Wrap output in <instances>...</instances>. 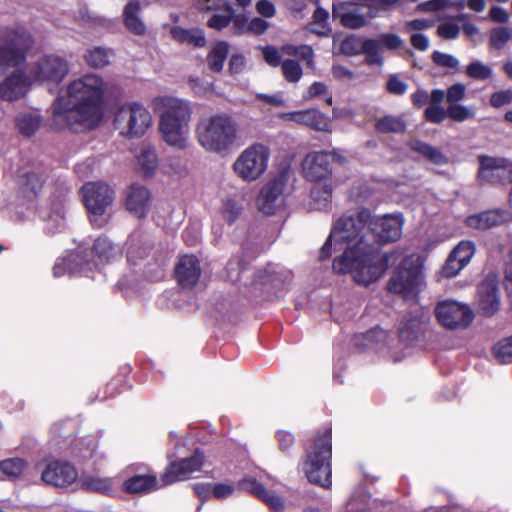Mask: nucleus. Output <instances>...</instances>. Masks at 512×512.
I'll return each mask as SVG.
<instances>
[{"label": "nucleus", "instance_id": "1", "mask_svg": "<svg viewBox=\"0 0 512 512\" xmlns=\"http://www.w3.org/2000/svg\"><path fill=\"white\" fill-rule=\"evenodd\" d=\"M366 226L380 243L398 240L402 235L401 215L371 217L368 210L356 215L339 218L319 254L321 260L331 257L332 251H343L333 261V270L338 274H350L359 285L368 286L385 273L389 258L379 255L368 242L364 232Z\"/></svg>", "mask_w": 512, "mask_h": 512}, {"label": "nucleus", "instance_id": "2", "mask_svg": "<svg viewBox=\"0 0 512 512\" xmlns=\"http://www.w3.org/2000/svg\"><path fill=\"white\" fill-rule=\"evenodd\" d=\"M105 89L103 79L93 73L69 82L66 95L58 97L52 107L56 124L75 130L96 127L102 118L101 101Z\"/></svg>", "mask_w": 512, "mask_h": 512}, {"label": "nucleus", "instance_id": "3", "mask_svg": "<svg viewBox=\"0 0 512 512\" xmlns=\"http://www.w3.org/2000/svg\"><path fill=\"white\" fill-rule=\"evenodd\" d=\"M159 115V132L163 141L177 150L189 146L192 107L188 100L172 95L155 97L152 101Z\"/></svg>", "mask_w": 512, "mask_h": 512}, {"label": "nucleus", "instance_id": "4", "mask_svg": "<svg viewBox=\"0 0 512 512\" xmlns=\"http://www.w3.org/2000/svg\"><path fill=\"white\" fill-rule=\"evenodd\" d=\"M199 145L207 152L223 155L238 142L235 121L225 113L202 117L195 128Z\"/></svg>", "mask_w": 512, "mask_h": 512}, {"label": "nucleus", "instance_id": "5", "mask_svg": "<svg viewBox=\"0 0 512 512\" xmlns=\"http://www.w3.org/2000/svg\"><path fill=\"white\" fill-rule=\"evenodd\" d=\"M331 432L326 430L307 448L303 465L308 480L324 488L331 486Z\"/></svg>", "mask_w": 512, "mask_h": 512}, {"label": "nucleus", "instance_id": "6", "mask_svg": "<svg viewBox=\"0 0 512 512\" xmlns=\"http://www.w3.org/2000/svg\"><path fill=\"white\" fill-rule=\"evenodd\" d=\"M423 258L418 254L404 257L388 283L390 292L405 299L415 297L424 285Z\"/></svg>", "mask_w": 512, "mask_h": 512}, {"label": "nucleus", "instance_id": "7", "mask_svg": "<svg viewBox=\"0 0 512 512\" xmlns=\"http://www.w3.org/2000/svg\"><path fill=\"white\" fill-rule=\"evenodd\" d=\"M113 123L121 136L132 139L143 136L152 126L153 118L143 104L132 101L117 107Z\"/></svg>", "mask_w": 512, "mask_h": 512}, {"label": "nucleus", "instance_id": "8", "mask_svg": "<svg viewBox=\"0 0 512 512\" xmlns=\"http://www.w3.org/2000/svg\"><path fill=\"white\" fill-rule=\"evenodd\" d=\"M32 44L31 34L24 28H9L0 35V76L25 62Z\"/></svg>", "mask_w": 512, "mask_h": 512}, {"label": "nucleus", "instance_id": "9", "mask_svg": "<svg viewBox=\"0 0 512 512\" xmlns=\"http://www.w3.org/2000/svg\"><path fill=\"white\" fill-rule=\"evenodd\" d=\"M82 193L91 223L103 227L110 219L114 190L104 182H89L83 186Z\"/></svg>", "mask_w": 512, "mask_h": 512}, {"label": "nucleus", "instance_id": "10", "mask_svg": "<svg viewBox=\"0 0 512 512\" xmlns=\"http://www.w3.org/2000/svg\"><path fill=\"white\" fill-rule=\"evenodd\" d=\"M70 70L66 58L55 53L38 56L29 65L28 71L33 83L55 89L66 78Z\"/></svg>", "mask_w": 512, "mask_h": 512}, {"label": "nucleus", "instance_id": "11", "mask_svg": "<svg viewBox=\"0 0 512 512\" xmlns=\"http://www.w3.org/2000/svg\"><path fill=\"white\" fill-rule=\"evenodd\" d=\"M270 151L263 144L245 148L232 164L234 174L245 182L258 180L267 170Z\"/></svg>", "mask_w": 512, "mask_h": 512}, {"label": "nucleus", "instance_id": "12", "mask_svg": "<svg viewBox=\"0 0 512 512\" xmlns=\"http://www.w3.org/2000/svg\"><path fill=\"white\" fill-rule=\"evenodd\" d=\"M332 162L344 163L346 158L336 150L331 152L315 151L308 153L302 161V173L310 182L320 183L332 181Z\"/></svg>", "mask_w": 512, "mask_h": 512}, {"label": "nucleus", "instance_id": "13", "mask_svg": "<svg viewBox=\"0 0 512 512\" xmlns=\"http://www.w3.org/2000/svg\"><path fill=\"white\" fill-rule=\"evenodd\" d=\"M434 312L437 322L449 330L464 329L474 319L469 305L451 299L438 302Z\"/></svg>", "mask_w": 512, "mask_h": 512}, {"label": "nucleus", "instance_id": "14", "mask_svg": "<svg viewBox=\"0 0 512 512\" xmlns=\"http://www.w3.org/2000/svg\"><path fill=\"white\" fill-rule=\"evenodd\" d=\"M287 183L288 174L286 172H281L266 183L256 199L258 210L266 215H272L280 209L285 202Z\"/></svg>", "mask_w": 512, "mask_h": 512}, {"label": "nucleus", "instance_id": "15", "mask_svg": "<svg viewBox=\"0 0 512 512\" xmlns=\"http://www.w3.org/2000/svg\"><path fill=\"white\" fill-rule=\"evenodd\" d=\"M362 0L353 2H336L332 5L333 17L338 18L341 24L349 29H360L369 22V13Z\"/></svg>", "mask_w": 512, "mask_h": 512}, {"label": "nucleus", "instance_id": "16", "mask_svg": "<svg viewBox=\"0 0 512 512\" xmlns=\"http://www.w3.org/2000/svg\"><path fill=\"white\" fill-rule=\"evenodd\" d=\"M202 465L203 454L199 451H195L189 458L171 462L160 478L161 486H168L189 479L193 473L200 471Z\"/></svg>", "mask_w": 512, "mask_h": 512}, {"label": "nucleus", "instance_id": "17", "mask_svg": "<svg viewBox=\"0 0 512 512\" xmlns=\"http://www.w3.org/2000/svg\"><path fill=\"white\" fill-rule=\"evenodd\" d=\"M478 161V177L482 181L499 183L508 176L512 177V163L505 158L480 155Z\"/></svg>", "mask_w": 512, "mask_h": 512}, {"label": "nucleus", "instance_id": "18", "mask_svg": "<svg viewBox=\"0 0 512 512\" xmlns=\"http://www.w3.org/2000/svg\"><path fill=\"white\" fill-rule=\"evenodd\" d=\"M40 219L44 222V230L48 234L62 232L66 228L64 199L57 198L45 201L38 210Z\"/></svg>", "mask_w": 512, "mask_h": 512}, {"label": "nucleus", "instance_id": "19", "mask_svg": "<svg viewBox=\"0 0 512 512\" xmlns=\"http://www.w3.org/2000/svg\"><path fill=\"white\" fill-rule=\"evenodd\" d=\"M43 482L57 487L73 484L78 479L77 470L68 462H49L41 473Z\"/></svg>", "mask_w": 512, "mask_h": 512}, {"label": "nucleus", "instance_id": "20", "mask_svg": "<svg viewBox=\"0 0 512 512\" xmlns=\"http://www.w3.org/2000/svg\"><path fill=\"white\" fill-rule=\"evenodd\" d=\"M32 84L29 71H14L0 82V97L7 101L18 100L25 96Z\"/></svg>", "mask_w": 512, "mask_h": 512}, {"label": "nucleus", "instance_id": "21", "mask_svg": "<svg viewBox=\"0 0 512 512\" xmlns=\"http://www.w3.org/2000/svg\"><path fill=\"white\" fill-rule=\"evenodd\" d=\"M197 7L202 11H214L215 13L207 21L211 29L222 30L232 21L233 8L226 0H196Z\"/></svg>", "mask_w": 512, "mask_h": 512}, {"label": "nucleus", "instance_id": "22", "mask_svg": "<svg viewBox=\"0 0 512 512\" xmlns=\"http://www.w3.org/2000/svg\"><path fill=\"white\" fill-rule=\"evenodd\" d=\"M279 118L305 125L316 131H331L329 118L317 109L284 112L279 114Z\"/></svg>", "mask_w": 512, "mask_h": 512}, {"label": "nucleus", "instance_id": "23", "mask_svg": "<svg viewBox=\"0 0 512 512\" xmlns=\"http://www.w3.org/2000/svg\"><path fill=\"white\" fill-rule=\"evenodd\" d=\"M500 306L497 280L494 276L487 277L478 288V307L486 316L496 313Z\"/></svg>", "mask_w": 512, "mask_h": 512}, {"label": "nucleus", "instance_id": "24", "mask_svg": "<svg viewBox=\"0 0 512 512\" xmlns=\"http://www.w3.org/2000/svg\"><path fill=\"white\" fill-rule=\"evenodd\" d=\"M175 275L181 287H194L201 275L198 259L194 255L182 256L175 268Z\"/></svg>", "mask_w": 512, "mask_h": 512}, {"label": "nucleus", "instance_id": "25", "mask_svg": "<svg viewBox=\"0 0 512 512\" xmlns=\"http://www.w3.org/2000/svg\"><path fill=\"white\" fill-rule=\"evenodd\" d=\"M150 193L146 187L133 184L126 191V208L134 216L141 218L149 208Z\"/></svg>", "mask_w": 512, "mask_h": 512}, {"label": "nucleus", "instance_id": "26", "mask_svg": "<svg viewBox=\"0 0 512 512\" xmlns=\"http://www.w3.org/2000/svg\"><path fill=\"white\" fill-rule=\"evenodd\" d=\"M92 266L93 264L84 261V257L80 252H70L66 257L57 260L53 267V275L60 277L65 274L82 272L89 276L88 272Z\"/></svg>", "mask_w": 512, "mask_h": 512}, {"label": "nucleus", "instance_id": "27", "mask_svg": "<svg viewBox=\"0 0 512 512\" xmlns=\"http://www.w3.org/2000/svg\"><path fill=\"white\" fill-rule=\"evenodd\" d=\"M511 214L506 210H490L470 215L466 218L467 226L475 229H488L510 221Z\"/></svg>", "mask_w": 512, "mask_h": 512}, {"label": "nucleus", "instance_id": "28", "mask_svg": "<svg viewBox=\"0 0 512 512\" xmlns=\"http://www.w3.org/2000/svg\"><path fill=\"white\" fill-rule=\"evenodd\" d=\"M241 485L245 490L263 500L271 509L275 511L283 509L284 503L282 499L264 488L263 483L258 482L255 478H245L241 481Z\"/></svg>", "mask_w": 512, "mask_h": 512}, {"label": "nucleus", "instance_id": "29", "mask_svg": "<svg viewBox=\"0 0 512 512\" xmlns=\"http://www.w3.org/2000/svg\"><path fill=\"white\" fill-rule=\"evenodd\" d=\"M162 487L155 475H134L123 483V489L130 494H144Z\"/></svg>", "mask_w": 512, "mask_h": 512}, {"label": "nucleus", "instance_id": "30", "mask_svg": "<svg viewBox=\"0 0 512 512\" xmlns=\"http://www.w3.org/2000/svg\"><path fill=\"white\" fill-rule=\"evenodd\" d=\"M136 165L145 176L153 175L159 165L155 148L149 145H142L136 154Z\"/></svg>", "mask_w": 512, "mask_h": 512}, {"label": "nucleus", "instance_id": "31", "mask_svg": "<svg viewBox=\"0 0 512 512\" xmlns=\"http://www.w3.org/2000/svg\"><path fill=\"white\" fill-rule=\"evenodd\" d=\"M139 13L140 4L136 0L128 2L123 12L126 28L136 35H142L146 30L145 24L139 18Z\"/></svg>", "mask_w": 512, "mask_h": 512}, {"label": "nucleus", "instance_id": "32", "mask_svg": "<svg viewBox=\"0 0 512 512\" xmlns=\"http://www.w3.org/2000/svg\"><path fill=\"white\" fill-rule=\"evenodd\" d=\"M150 252L146 237L141 232H133L126 242V253L129 261L143 258Z\"/></svg>", "mask_w": 512, "mask_h": 512}, {"label": "nucleus", "instance_id": "33", "mask_svg": "<svg viewBox=\"0 0 512 512\" xmlns=\"http://www.w3.org/2000/svg\"><path fill=\"white\" fill-rule=\"evenodd\" d=\"M93 252L100 263L110 262L121 255L120 248L105 236H100L95 240Z\"/></svg>", "mask_w": 512, "mask_h": 512}, {"label": "nucleus", "instance_id": "34", "mask_svg": "<svg viewBox=\"0 0 512 512\" xmlns=\"http://www.w3.org/2000/svg\"><path fill=\"white\" fill-rule=\"evenodd\" d=\"M333 181L315 183L311 189V198L313 207L317 210L325 209L329 206L333 192Z\"/></svg>", "mask_w": 512, "mask_h": 512}, {"label": "nucleus", "instance_id": "35", "mask_svg": "<svg viewBox=\"0 0 512 512\" xmlns=\"http://www.w3.org/2000/svg\"><path fill=\"white\" fill-rule=\"evenodd\" d=\"M172 37L180 43L203 47L206 43L204 33L199 29H183L179 26L171 29Z\"/></svg>", "mask_w": 512, "mask_h": 512}, {"label": "nucleus", "instance_id": "36", "mask_svg": "<svg viewBox=\"0 0 512 512\" xmlns=\"http://www.w3.org/2000/svg\"><path fill=\"white\" fill-rule=\"evenodd\" d=\"M43 180L36 172H24L20 176V187L24 196L28 199L36 197L41 190Z\"/></svg>", "mask_w": 512, "mask_h": 512}, {"label": "nucleus", "instance_id": "37", "mask_svg": "<svg viewBox=\"0 0 512 512\" xmlns=\"http://www.w3.org/2000/svg\"><path fill=\"white\" fill-rule=\"evenodd\" d=\"M229 53V45L225 41L216 43L207 56L209 68L214 72H220Z\"/></svg>", "mask_w": 512, "mask_h": 512}, {"label": "nucleus", "instance_id": "38", "mask_svg": "<svg viewBox=\"0 0 512 512\" xmlns=\"http://www.w3.org/2000/svg\"><path fill=\"white\" fill-rule=\"evenodd\" d=\"M112 52L103 47H94L85 54L87 64L94 68H102L109 64Z\"/></svg>", "mask_w": 512, "mask_h": 512}, {"label": "nucleus", "instance_id": "39", "mask_svg": "<svg viewBox=\"0 0 512 512\" xmlns=\"http://www.w3.org/2000/svg\"><path fill=\"white\" fill-rule=\"evenodd\" d=\"M27 466V462L22 458H8L0 462V471L7 477L14 479L20 477Z\"/></svg>", "mask_w": 512, "mask_h": 512}, {"label": "nucleus", "instance_id": "40", "mask_svg": "<svg viewBox=\"0 0 512 512\" xmlns=\"http://www.w3.org/2000/svg\"><path fill=\"white\" fill-rule=\"evenodd\" d=\"M375 128L381 133H400L406 129L402 118L396 116H384L377 120Z\"/></svg>", "mask_w": 512, "mask_h": 512}, {"label": "nucleus", "instance_id": "41", "mask_svg": "<svg viewBox=\"0 0 512 512\" xmlns=\"http://www.w3.org/2000/svg\"><path fill=\"white\" fill-rule=\"evenodd\" d=\"M80 483L83 489L100 493H110L113 488V481L110 478L85 476L80 479Z\"/></svg>", "mask_w": 512, "mask_h": 512}, {"label": "nucleus", "instance_id": "42", "mask_svg": "<svg viewBox=\"0 0 512 512\" xmlns=\"http://www.w3.org/2000/svg\"><path fill=\"white\" fill-rule=\"evenodd\" d=\"M362 5L366 6L369 13V19L375 18L381 12H388L400 3V0H362Z\"/></svg>", "mask_w": 512, "mask_h": 512}, {"label": "nucleus", "instance_id": "43", "mask_svg": "<svg viewBox=\"0 0 512 512\" xmlns=\"http://www.w3.org/2000/svg\"><path fill=\"white\" fill-rule=\"evenodd\" d=\"M410 146L414 151L420 153L425 158H427L428 160L435 164H442L445 162V157L438 149L429 146L424 142L415 140L411 142Z\"/></svg>", "mask_w": 512, "mask_h": 512}, {"label": "nucleus", "instance_id": "44", "mask_svg": "<svg viewBox=\"0 0 512 512\" xmlns=\"http://www.w3.org/2000/svg\"><path fill=\"white\" fill-rule=\"evenodd\" d=\"M328 12L323 8H317L313 13V22L310 31L320 36H327L331 29L327 23Z\"/></svg>", "mask_w": 512, "mask_h": 512}, {"label": "nucleus", "instance_id": "45", "mask_svg": "<svg viewBox=\"0 0 512 512\" xmlns=\"http://www.w3.org/2000/svg\"><path fill=\"white\" fill-rule=\"evenodd\" d=\"M16 125L22 134L31 135L38 129L40 120L31 113L20 114L16 118Z\"/></svg>", "mask_w": 512, "mask_h": 512}, {"label": "nucleus", "instance_id": "46", "mask_svg": "<svg viewBox=\"0 0 512 512\" xmlns=\"http://www.w3.org/2000/svg\"><path fill=\"white\" fill-rule=\"evenodd\" d=\"M466 74L476 80H487L492 76L493 70L483 62L475 60L466 67Z\"/></svg>", "mask_w": 512, "mask_h": 512}, {"label": "nucleus", "instance_id": "47", "mask_svg": "<svg viewBox=\"0 0 512 512\" xmlns=\"http://www.w3.org/2000/svg\"><path fill=\"white\" fill-rule=\"evenodd\" d=\"M475 244L471 241H461L450 253L466 266L475 253Z\"/></svg>", "mask_w": 512, "mask_h": 512}, {"label": "nucleus", "instance_id": "48", "mask_svg": "<svg viewBox=\"0 0 512 512\" xmlns=\"http://www.w3.org/2000/svg\"><path fill=\"white\" fill-rule=\"evenodd\" d=\"M475 109L460 104H452L447 108V117L457 122H463L475 116Z\"/></svg>", "mask_w": 512, "mask_h": 512}, {"label": "nucleus", "instance_id": "49", "mask_svg": "<svg viewBox=\"0 0 512 512\" xmlns=\"http://www.w3.org/2000/svg\"><path fill=\"white\" fill-rule=\"evenodd\" d=\"M284 78L290 83L298 82L302 77V68L295 60L287 59L281 63Z\"/></svg>", "mask_w": 512, "mask_h": 512}, {"label": "nucleus", "instance_id": "50", "mask_svg": "<svg viewBox=\"0 0 512 512\" xmlns=\"http://www.w3.org/2000/svg\"><path fill=\"white\" fill-rule=\"evenodd\" d=\"M494 356L500 363L512 361V336L504 338L494 346Z\"/></svg>", "mask_w": 512, "mask_h": 512}, {"label": "nucleus", "instance_id": "51", "mask_svg": "<svg viewBox=\"0 0 512 512\" xmlns=\"http://www.w3.org/2000/svg\"><path fill=\"white\" fill-rule=\"evenodd\" d=\"M241 211L242 207L237 201L233 199H226L223 202L222 216L228 223L231 224L234 222L241 214Z\"/></svg>", "mask_w": 512, "mask_h": 512}, {"label": "nucleus", "instance_id": "52", "mask_svg": "<svg viewBox=\"0 0 512 512\" xmlns=\"http://www.w3.org/2000/svg\"><path fill=\"white\" fill-rule=\"evenodd\" d=\"M511 38V31L508 28H496L491 31L490 42L496 49H501Z\"/></svg>", "mask_w": 512, "mask_h": 512}, {"label": "nucleus", "instance_id": "53", "mask_svg": "<svg viewBox=\"0 0 512 512\" xmlns=\"http://www.w3.org/2000/svg\"><path fill=\"white\" fill-rule=\"evenodd\" d=\"M437 33L444 39H455L460 33V27L455 21H445L438 26Z\"/></svg>", "mask_w": 512, "mask_h": 512}, {"label": "nucleus", "instance_id": "54", "mask_svg": "<svg viewBox=\"0 0 512 512\" xmlns=\"http://www.w3.org/2000/svg\"><path fill=\"white\" fill-rule=\"evenodd\" d=\"M466 86L462 83H456L450 86L446 92V99L450 105L457 104L465 97Z\"/></svg>", "mask_w": 512, "mask_h": 512}, {"label": "nucleus", "instance_id": "55", "mask_svg": "<svg viewBox=\"0 0 512 512\" xmlns=\"http://www.w3.org/2000/svg\"><path fill=\"white\" fill-rule=\"evenodd\" d=\"M464 267L459 260L450 254L442 268V273L444 276L451 278L456 276Z\"/></svg>", "mask_w": 512, "mask_h": 512}, {"label": "nucleus", "instance_id": "56", "mask_svg": "<svg viewBox=\"0 0 512 512\" xmlns=\"http://www.w3.org/2000/svg\"><path fill=\"white\" fill-rule=\"evenodd\" d=\"M512 102V91L501 90L493 93L490 96V104L494 108H500L504 105H508Z\"/></svg>", "mask_w": 512, "mask_h": 512}, {"label": "nucleus", "instance_id": "57", "mask_svg": "<svg viewBox=\"0 0 512 512\" xmlns=\"http://www.w3.org/2000/svg\"><path fill=\"white\" fill-rule=\"evenodd\" d=\"M425 117L429 122L440 123L447 117V110H444L440 105H432L425 110Z\"/></svg>", "mask_w": 512, "mask_h": 512}, {"label": "nucleus", "instance_id": "58", "mask_svg": "<svg viewBox=\"0 0 512 512\" xmlns=\"http://www.w3.org/2000/svg\"><path fill=\"white\" fill-rule=\"evenodd\" d=\"M433 61L443 67L455 68L458 66L459 61L452 55L435 51L432 55Z\"/></svg>", "mask_w": 512, "mask_h": 512}, {"label": "nucleus", "instance_id": "59", "mask_svg": "<svg viewBox=\"0 0 512 512\" xmlns=\"http://www.w3.org/2000/svg\"><path fill=\"white\" fill-rule=\"evenodd\" d=\"M408 85L397 75H392L387 81V90L395 95H402L407 91Z\"/></svg>", "mask_w": 512, "mask_h": 512}, {"label": "nucleus", "instance_id": "60", "mask_svg": "<svg viewBox=\"0 0 512 512\" xmlns=\"http://www.w3.org/2000/svg\"><path fill=\"white\" fill-rule=\"evenodd\" d=\"M379 40L383 49L395 50L402 45V39L398 35L392 33L381 34L379 36Z\"/></svg>", "mask_w": 512, "mask_h": 512}, {"label": "nucleus", "instance_id": "61", "mask_svg": "<svg viewBox=\"0 0 512 512\" xmlns=\"http://www.w3.org/2000/svg\"><path fill=\"white\" fill-rule=\"evenodd\" d=\"M387 332L380 327H375L368 331L365 335L366 345H374L383 342L387 339Z\"/></svg>", "mask_w": 512, "mask_h": 512}, {"label": "nucleus", "instance_id": "62", "mask_svg": "<svg viewBox=\"0 0 512 512\" xmlns=\"http://www.w3.org/2000/svg\"><path fill=\"white\" fill-rule=\"evenodd\" d=\"M263 57L267 64L276 67L280 65L281 56L279 50L274 46H267L262 49Z\"/></svg>", "mask_w": 512, "mask_h": 512}, {"label": "nucleus", "instance_id": "63", "mask_svg": "<svg viewBox=\"0 0 512 512\" xmlns=\"http://www.w3.org/2000/svg\"><path fill=\"white\" fill-rule=\"evenodd\" d=\"M256 11L262 17L272 18L276 14L275 5L269 0H259L255 5Z\"/></svg>", "mask_w": 512, "mask_h": 512}, {"label": "nucleus", "instance_id": "64", "mask_svg": "<svg viewBox=\"0 0 512 512\" xmlns=\"http://www.w3.org/2000/svg\"><path fill=\"white\" fill-rule=\"evenodd\" d=\"M299 59L305 61L307 67L314 69V52L311 46L309 45H299L297 56Z\"/></svg>", "mask_w": 512, "mask_h": 512}]
</instances>
